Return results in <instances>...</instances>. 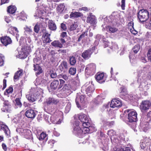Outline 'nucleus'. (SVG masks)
<instances>
[{
    "label": "nucleus",
    "mask_w": 151,
    "mask_h": 151,
    "mask_svg": "<svg viewBox=\"0 0 151 151\" xmlns=\"http://www.w3.org/2000/svg\"><path fill=\"white\" fill-rule=\"evenodd\" d=\"M43 93V90L40 88L36 87L32 88L26 95V97L30 102L35 101L40 96L42 95Z\"/></svg>",
    "instance_id": "obj_1"
},
{
    "label": "nucleus",
    "mask_w": 151,
    "mask_h": 151,
    "mask_svg": "<svg viewBox=\"0 0 151 151\" xmlns=\"http://www.w3.org/2000/svg\"><path fill=\"white\" fill-rule=\"evenodd\" d=\"M83 126V127L82 129L80 128L78 131L76 129V127L74 128L73 129V133L80 138H83L85 134L88 132H92L93 131L95 130L94 127L90 126V123L89 124H88V125L86 124V126Z\"/></svg>",
    "instance_id": "obj_2"
},
{
    "label": "nucleus",
    "mask_w": 151,
    "mask_h": 151,
    "mask_svg": "<svg viewBox=\"0 0 151 151\" xmlns=\"http://www.w3.org/2000/svg\"><path fill=\"white\" fill-rule=\"evenodd\" d=\"M129 109H127L124 111L125 113H129L128 114L127 121L129 122L134 123L133 126L131 127L134 130L136 127V122L137 120V114L135 111H131L129 112Z\"/></svg>",
    "instance_id": "obj_3"
},
{
    "label": "nucleus",
    "mask_w": 151,
    "mask_h": 151,
    "mask_svg": "<svg viewBox=\"0 0 151 151\" xmlns=\"http://www.w3.org/2000/svg\"><path fill=\"white\" fill-rule=\"evenodd\" d=\"M149 13L146 10H140L137 13V17L140 22H146L149 19Z\"/></svg>",
    "instance_id": "obj_4"
},
{
    "label": "nucleus",
    "mask_w": 151,
    "mask_h": 151,
    "mask_svg": "<svg viewBox=\"0 0 151 151\" xmlns=\"http://www.w3.org/2000/svg\"><path fill=\"white\" fill-rule=\"evenodd\" d=\"M17 132L19 131V134L24 136L27 139L32 138V133L31 131L28 129H23V128H18L16 129Z\"/></svg>",
    "instance_id": "obj_5"
},
{
    "label": "nucleus",
    "mask_w": 151,
    "mask_h": 151,
    "mask_svg": "<svg viewBox=\"0 0 151 151\" xmlns=\"http://www.w3.org/2000/svg\"><path fill=\"white\" fill-rule=\"evenodd\" d=\"M96 65L93 63H91L86 66L85 72L87 75H93L96 72Z\"/></svg>",
    "instance_id": "obj_6"
},
{
    "label": "nucleus",
    "mask_w": 151,
    "mask_h": 151,
    "mask_svg": "<svg viewBox=\"0 0 151 151\" xmlns=\"http://www.w3.org/2000/svg\"><path fill=\"white\" fill-rule=\"evenodd\" d=\"M22 50L19 52V57L21 59L26 58L31 52V48L28 46H26L24 48H22Z\"/></svg>",
    "instance_id": "obj_7"
},
{
    "label": "nucleus",
    "mask_w": 151,
    "mask_h": 151,
    "mask_svg": "<svg viewBox=\"0 0 151 151\" xmlns=\"http://www.w3.org/2000/svg\"><path fill=\"white\" fill-rule=\"evenodd\" d=\"M151 106V102L149 100L143 101L140 103V108L142 111H147Z\"/></svg>",
    "instance_id": "obj_8"
},
{
    "label": "nucleus",
    "mask_w": 151,
    "mask_h": 151,
    "mask_svg": "<svg viewBox=\"0 0 151 151\" xmlns=\"http://www.w3.org/2000/svg\"><path fill=\"white\" fill-rule=\"evenodd\" d=\"M151 145V140L149 138L145 137V138L140 144V147L142 149L144 150L150 149Z\"/></svg>",
    "instance_id": "obj_9"
},
{
    "label": "nucleus",
    "mask_w": 151,
    "mask_h": 151,
    "mask_svg": "<svg viewBox=\"0 0 151 151\" xmlns=\"http://www.w3.org/2000/svg\"><path fill=\"white\" fill-rule=\"evenodd\" d=\"M78 117L81 122H83L82 126H86V124L88 125V124H89L88 119L86 114L82 113H80L78 114Z\"/></svg>",
    "instance_id": "obj_10"
},
{
    "label": "nucleus",
    "mask_w": 151,
    "mask_h": 151,
    "mask_svg": "<svg viewBox=\"0 0 151 151\" xmlns=\"http://www.w3.org/2000/svg\"><path fill=\"white\" fill-rule=\"evenodd\" d=\"M103 31L107 30L110 33H113L116 32L118 30V29L114 27L110 26H107L106 22H104V24L102 25Z\"/></svg>",
    "instance_id": "obj_11"
},
{
    "label": "nucleus",
    "mask_w": 151,
    "mask_h": 151,
    "mask_svg": "<svg viewBox=\"0 0 151 151\" xmlns=\"http://www.w3.org/2000/svg\"><path fill=\"white\" fill-rule=\"evenodd\" d=\"M85 96L84 95H81L80 93L77 94L76 99V102L78 107L79 108L81 106L79 103L84 104L85 103Z\"/></svg>",
    "instance_id": "obj_12"
},
{
    "label": "nucleus",
    "mask_w": 151,
    "mask_h": 151,
    "mask_svg": "<svg viewBox=\"0 0 151 151\" xmlns=\"http://www.w3.org/2000/svg\"><path fill=\"white\" fill-rule=\"evenodd\" d=\"M106 76L104 73H97L95 75V78L97 81L100 83L105 82L106 80Z\"/></svg>",
    "instance_id": "obj_13"
},
{
    "label": "nucleus",
    "mask_w": 151,
    "mask_h": 151,
    "mask_svg": "<svg viewBox=\"0 0 151 151\" xmlns=\"http://www.w3.org/2000/svg\"><path fill=\"white\" fill-rule=\"evenodd\" d=\"M122 105L121 101L116 99H113L110 104V107L113 108L120 107Z\"/></svg>",
    "instance_id": "obj_14"
},
{
    "label": "nucleus",
    "mask_w": 151,
    "mask_h": 151,
    "mask_svg": "<svg viewBox=\"0 0 151 151\" xmlns=\"http://www.w3.org/2000/svg\"><path fill=\"white\" fill-rule=\"evenodd\" d=\"M0 40L1 43L5 46L11 44L12 42L11 38L7 36L2 37L1 38Z\"/></svg>",
    "instance_id": "obj_15"
},
{
    "label": "nucleus",
    "mask_w": 151,
    "mask_h": 151,
    "mask_svg": "<svg viewBox=\"0 0 151 151\" xmlns=\"http://www.w3.org/2000/svg\"><path fill=\"white\" fill-rule=\"evenodd\" d=\"M42 7L41 8V10L38 12V17L43 19V17H42V16H45L46 15L49 8L47 6H43V5H42Z\"/></svg>",
    "instance_id": "obj_16"
},
{
    "label": "nucleus",
    "mask_w": 151,
    "mask_h": 151,
    "mask_svg": "<svg viewBox=\"0 0 151 151\" xmlns=\"http://www.w3.org/2000/svg\"><path fill=\"white\" fill-rule=\"evenodd\" d=\"M86 22L92 24H96V22L95 16L91 13L87 17Z\"/></svg>",
    "instance_id": "obj_17"
},
{
    "label": "nucleus",
    "mask_w": 151,
    "mask_h": 151,
    "mask_svg": "<svg viewBox=\"0 0 151 151\" xmlns=\"http://www.w3.org/2000/svg\"><path fill=\"white\" fill-rule=\"evenodd\" d=\"M3 130L5 134L8 137L10 136V131L7 126L3 124L0 122V130Z\"/></svg>",
    "instance_id": "obj_18"
},
{
    "label": "nucleus",
    "mask_w": 151,
    "mask_h": 151,
    "mask_svg": "<svg viewBox=\"0 0 151 151\" xmlns=\"http://www.w3.org/2000/svg\"><path fill=\"white\" fill-rule=\"evenodd\" d=\"M93 52L90 49L84 51L82 54V57L85 59H88L91 56Z\"/></svg>",
    "instance_id": "obj_19"
},
{
    "label": "nucleus",
    "mask_w": 151,
    "mask_h": 151,
    "mask_svg": "<svg viewBox=\"0 0 151 151\" xmlns=\"http://www.w3.org/2000/svg\"><path fill=\"white\" fill-rule=\"evenodd\" d=\"M23 70L22 69L17 71L15 73L14 76V81H16L19 80L23 75Z\"/></svg>",
    "instance_id": "obj_20"
},
{
    "label": "nucleus",
    "mask_w": 151,
    "mask_h": 151,
    "mask_svg": "<svg viewBox=\"0 0 151 151\" xmlns=\"http://www.w3.org/2000/svg\"><path fill=\"white\" fill-rule=\"evenodd\" d=\"M25 115L28 118L32 119L35 117L36 114L33 110L29 109L26 112Z\"/></svg>",
    "instance_id": "obj_21"
},
{
    "label": "nucleus",
    "mask_w": 151,
    "mask_h": 151,
    "mask_svg": "<svg viewBox=\"0 0 151 151\" xmlns=\"http://www.w3.org/2000/svg\"><path fill=\"white\" fill-rule=\"evenodd\" d=\"M59 68L61 71L64 72H66L68 68L67 62L63 61L59 66Z\"/></svg>",
    "instance_id": "obj_22"
},
{
    "label": "nucleus",
    "mask_w": 151,
    "mask_h": 151,
    "mask_svg": "<svg viewBox=\"0 0 151 151\" xmlns=\"http://www.w3.org/2000/svg\"><path fill=\"white\" fill-rule=\"evenodd\" d=\"M50 34L48 33H45L42 37L43 42L44 43H47L51 41L50 38Z\"/></svg>",
    "instance_id": "obj_23"
},
{
    "label": "nucleus",
    "mask_w": 151,
    "mask_h": 151,
    "mask_svg": "<svg viewBox=\"0 0 151 151\" xmlns=\"http://www.w3.org/2000/svg\"><path fill=\"white\" fill-rule=\"evenodd\" d=\"M45 102L47 105L56 104L59 101L54 98L50 97L46 99Z\"/></svg>",
    "instance_id": "obj_24"
},
{
    "label": "nucleus",
    "mask_w": 151,
    "mask_h": 151,
    "mask_svg": "<svg viewBox=\"0 0 151 151\" xmlns=\"http://www.w3.org/2000/svg\"><path fill=\"white\" fill-rule=\"evenodd\" d=\"M48 26L49 28L51 30H55L57 29V27L55 22L52 20H50L48 21Z\"/></svg>",
    "instance_id": "obj_25"
},
{
    "label": "nucleus",
    "mask_w": 151,
    "mask_h": 151,
    "mask_svg": "<svg viewBox=\"0 0 151 151\" xmlns=\"http://www.w3.org/2000/svg\"><path fill=\"white\" fill-rule=\"evenodd\" d=\"M34 70L36 71V74L37 76L39 75L42 72V70L41 68L38 64H34Z\"/></svg>",
    "instance_id": "obj_26"
},
{
    "label": "nucleus",
    "mask_w": 151,
    "mask_h": 151,
    "mask_svg": "<svg viewBox=\"0 0 151 151\" xmlns=\"http://www.w3.org/2000/svg\"><path fill=\"white\" fill-rule=\"evenodd\" d=\"M59 82L58 80L53 81L51 83L50 87L52 89L55 90L57 89H58L60 88H59Z\"/></svg>",
    "instance_id": "obj_27"
},
{
    "label": "nucleus",
    "mask_w": 151,
    "mask_h": 151,
    "mask_svg": "<svg viewBox=\"0 0 151 151\" xmlns=\"http://www.w3.org/2000/svg\"><path fill=\"white\" fill-rule=\"evenodd\" d=\"M83 15L82 14L78 12H75L74 13L72 12L70 15V18H74L81 17Z\"/></svg>",
    "instance_id": "obj_28"
},
{
    "label": "nucleus",
    "mask_w": 151,
    "mask_h": 151,
    "mask_svg": "<svg viewBox=\"0 0 151 151\" xmlns=\"http://www.w3.org/2000/svg\"><path fill=\"white\" fill-rule=\"evenodd\" d=\"M140 126L141 127L142 129L145 132H146L150 128L149 125V122H147L146 124H143L142 122H141Z\"/></svg>",
    "instance_id": "obj_29"
},
{
    "label": "nucleus",
    "mask_w": 151,
    "mask_h": 151,
    "mask_svg": "<svg viewBox=\"0 0 151 151\" xmlns=\"http://www.w3.org/2000/svg\"><path fill=\"white\" fill-rule=\"evenodd\" d=\"M16 10L17 8L15 6L11 5L8 7L7 11L10 14H13L15 13Z\"/></svg>",
    "instance_id": "obj_30"
},
{
    "label": "nucleus",
    "mask_w": 151,
    "mask_h": 151,
    "mask_svg": "<svg viewBox=\"0 0 151 151\" xmlns=\"http://www.w3.org/2000/svg\"><path fill=\"white\" fill-rule=\"evenodd\" d=\"M52 45L54 47L59 48L63 47V45L58 40H55L51 43Z\"/></svg>",
    "instance_id": "obj_31"
},
{
    "label": "nucleus",
    "mask_w": 151,
    "mask_h": 151,
    "mask_svg": "<svg viewBox=\"0 0 151 151\" xmlns=\"http://www.w3.org/2000/svg\"><path fill=\"white\" fill-rule=\"evenodd\" d=\"M50 122L53 124H59L60 123V120L57 119L56 116L54 115L50 117Z\"/></svg>",
    "instance_id": "obj_32"
},
{
    "label": "nucleus",
    "mask_w": 151,
    "mask_h": 151,
    "mask_svg": "<svg viewBox=\"0 0 151 151\" xmlns=\"http://www.w3.org/2000/svg\"><path fill=\"white\" fill-rule=\"evenodd\" d=\"M104 99V98L103 96V95H100L96 98L95 102L96 104H99L102 103L103 100Z\"/></svg>",
    "instance_id": "obj_33"
},
{
    "label": "nucleus",
    "mask_w": 151,
    "mask_h": 151,
    "mask_svg": "<svg viewBox=\"0 0 151 151\" xmlns=\"http://www.w3.org/2000/svg\"><path fill=\"white\" fill-rule=\"evenodd\" d=\"M114 122L113 121L111 122L106 121L104 120L102 122V124H103V127H106L107 126L109 127L111 126L114 125Z\"/></svg>",
    "instance_id": "obj_34"
},
{
    "label": "nucleus",
    "mask_w": 151,
    "mask_h": 151,
    "mask_svg": "<svg viewBox=\"0 0 151 151\" xmlns=\"http://www.w3.org/2000/svg\"><path fill=\"white\" fill-rule=\"evenodd\" d=\"M94 90V87L93 85L91 84L89 86H88L86 89V93H92Z\"/></svg>",
    "instance_id": "obj_35"
},
{
    "label": "nucleus",
    "mask_w": 151,
    "mask_h": 151,
    "mask_svg": "<svg viewBox=\"0 0 151 151\" xmlns=\"http://www.w3.org/2000/svg\"><path fill=\"white\" fill-rule=\"evenodd\" d=\"M101 40L104 41V36L99 34L97 35L96 37V40L94 44L96 45H98L99 43V41Z\"/></svg>",
    "instance_id": "obj_36"
},
{
    "label": "nucleus",
    "mask_w": 151,
    "mask_h": 151,
    "mask_svg": "<svg viewBox=\"0 0 151 151\" xmlns=\"http://www.w3.org/2000/svg\"><path fill=\"white\" fill-rule=\"evenodd\" d=\"M147 85V84H146L144 82H141L139 86V90L141 91H143L147 89V86H146Z\"/></svg>",
    "instance_id": "obj_37"
},
{
    "label": "nucleus",
    "mask_w": 151,
    "mask_h": 151,
    "mask_svg": "<svg viewBox=\"0 0 151 151\" xmlns=\"http://www.w3.org/2000/svg\"><path fill=\"white\" fill-rule=\"evenodd\" d=\"M133 25L134 24L132 22H130L129 24H128V26H131L132 28H130V31L131 33L134 35H136L138 33V32L137 31H136V30H134V28H133Z\"/></svg>",
    "instance_id": "obj_38"
},
{
    "label": "nucleus",
    "mask_w": 151,
    "mask_h": 151,
    "mask_svg": "<svg viewBox=\"0 0 151 151\" xmlns=\"http://www.w3.org/2000/svg\"><path fill=\"white\" fill-rule=\"evenodd\" d=\"M65 6L64 4H60L57 8V10L60 13H62L64 9Z\"/></svg>",
    "instance_id": "obj_39"
},
{
    "label": "nucleus",
    "mask_w": 151,
    "mask_h": 151,
    "mask_svg": "<svg viewBox=\"0 0 151 151\" xmlns=\"http://www.w3.org/2000/svg\"><path fill=\"white\" fill-rule=\"evenodd\" d=\"M24 29L25 31L24 32L28 34H31L32 33V31L30 27H29L26 25L24 27Z\"/></svg>",
    "instance_id": "obj_40"
},
{
    "label": "nucleus",
    "mask_w": 151,
    "mask_h": 151,
    "mask_svg": "<svg viewBox=\"0 0 151 151\" xmlns=\"http://www.w3.org/2000/svg\"><path fill=\"white\" fill-rule=\"evenodd\" d=\"M46 134L44 132H42L39 135V139L40 140H42L43 139H45V140L47 139V138L46 137Z\"/></svg>",
    "instance_id": "obj_41"
},
{
    "label": "nucleus",
    "mask_w": 151,
    "mask_h": 151,
    "mask_svg": "<svg viewBox=\"0 0 151 151\" xmlns=\"http://www.w3.org/2000/svg\"><path fill=\"white\" fill-rule=\"evenodd\" d=\"M115 151H131L130 147H124V145L122 146L120 149H117Z\"/></svg>",
    "instance_id": "obj_42"
},
{
    "label": "nucleus",
    "mask_w": 151,
    "mask_h": 151,
    "mask_svg": "<svg viewBox=\"0 0 151 151\" xmlns=\"http://www.w3.org/2000/svg\"><path fill=\"white\" fill-rule=\"evenodd\" d=\"M78 27V25L77 23L74 22L71 25L69 28V30L70 31H73L76 29Z\"/></svg>",
    "instance_id": "obj_43"
},
{
    "label": "nucleus",
    "mask_w": 151,
    "mask_h": 151,
    "mask_svg": "<svg viewBox=\"0 0 151 151\" xmlns=\"http://www.w3.org/2000/svg\"><path fill=\"white\" fill-rule=\"evenodd\" d=\"M15 105L17 107H21L22 106V104L19 98H16L15 100Z\"/></svg>",
    "instance_id": "obj_44"
},
{
    "label": "nucleus",
    "mask_w": 151,
    "mask_h": 151,
    "mask_svg": "<svg viewBox=\"0 0 151 151\" xmlns=\"http://www.w3.org/2000/svg\"><path fill=\"white\" fill-rule=\"evenodd\" d=\"M1 110L3 112L7 113H10L12 111L11 108L9 109L6 106L4 107V106L1 108Z\"/></svg>",
    "instance_id": "obj_45"
},
{
    "label": "nucleus",
    "mask_w": 151,
    "mask_h": 151,
    "mask_svg": "<svg viewBox=\"0 0 151 151\" xmlns=\"http://www.w3.org/2000/svg\"><path fill=\"white\" fill-rule=\"evenodd\" d=\"M71 107V104L70 102H68L67 104L65 109V113H68L70 110Z\"/></svg>",
    "instance_id": "obj_46"
},
{
    "label": "nucleus",
    "mask_w": 151,
    "mask_h": 151,
    "mask_svg": "<svg viewBox=\"0 0 151 151\" xmlns=\"http://www.w3.org/2000/svg\"><path fill=\"white\" fill-rule=\"evenodd\" d=\"M107 134L111 137H111L116 135H115V132L112 129L108 131Z\"/></svg>",
    "instance_id": "obj_47"
},
{
    "label": "nucleus",
    "mask_w": 151,
    "mask_h": 151,
    "mask_svg": "<svg viewBox=\"0 0 151 151\" xmlns=\"http://www.w3.org/2000/svg\"><path fill=\"white\" fill-rule=\"evenodd\" d=\"M140 48V46L137 45H135L133 48V50L135 53H137Z\"/></svg>",
    "instance_id": "obj_48"
},
{
    "label": "nucleus",
    "mask_w": 151,
    "mask_h": 151,
    "mask_svg": "<svg viewBox=\"0 0 151 151\" xmlns=\"http://www.w3.org/2000/svg\"><path fill=\"white\" fill-rule=\"evenodd\" d=\"M3 106H4V107L6 106L7 108L9 109L11 108V105L8 101L6 100L4 101Z\"/></svg>",
    "instance_id": "obj_49"
},
{
    "label": "nucleus",
    "mask_w": 151,
    "mask_h": 151,
    "mask_svg": "<svg viewBox=\"0 0 151 151\" xmlns=\"http://www.w3.org/2000/svg\"><path fill=\"white\" fill-rule=\"evenodd\" d=\"M76 63V60L74 57H71L70 59V63L71 65H74Z\"/></svg>",
    "instance_id": "obj_50"
},
{
    "label": "nucleus",
    "mask_w": 151,
    "mask_h": 151,
    "mask_svg": "<svg viewBox=\"0 0 151 151\" xmlns=\"http://www.w3.org/2000/svg\"><path fill=\"white\" fill-rule=\"evenodd\" d=\"M44 109L45 111L48 113L50 114H51V113H54V108H51V107H50L48 109H46V108L44 107Z\"/></svg>",
    "instance_id": "obj_51"
},
{
    "label": "nucleus",
    "mask_w": 151,
    "mask_h": 151,
    "mask_svg": "<svg viewBox=\"0 0 151 151\" xmlns=\"http://www.w3.org/2000/svg\"><path fill=\"white\" fill-rule=\"evenodd\" d=\"M76 72V69L74 68H70L69 71V73L71 75H74Z\"/></svg>",
    "instance_id": "obj_52"
},
{
    "label": "nucleus",
    "mask_w": 151,
    "mask_h": 151,
    "mask_svg": "<svg viewBox=\"0 0 151 151\" xmlns=\"http://www.w3.org/2000/svg\"><path fill=\"white\" fill-rule=\"evenodd\" d=\"M79 122L78 121L76 120L73 124L74 126V128L75 127H76V129H77L78 131L81 128L79 126Z\"/></svg>",
    "instance_id": "obj_53"
},
{
    "label": "nucleus",
    "mask_w": 151,
    "mask_h": 151,
    "mask_svg": "<svg viewBox=\"0 0 151 151\" xmlns=\"http://www.w3.org/2000/svg\"><path fill=\"white\" fill-rule=\"evenodd\" d=\"M4 58L3 55L0 54V66L3 65L4 64Z\"/></svg>",
    "instance_id": "obj_54"
},
{
    "label": "nucleus",
    "mask_w": 151,
    "mask_h": 151,
    "mask_svg": "<svg viewBox=\"0 0 151 151\" xmlns=\"http://www.w3.org/2000/svg\"><path fill=\"white\" fill-rule=\"evenodd\" d=\"M59 78H62L65 80H67L68 79V76L66 75L60 74L58 76Z\"/></svg>",
    "instance_id": "obj_55"
},
{
    "label": "nucleus",
    "mask_w": 151,
    "mask_h": 151,
    "mask_svg": "<svg viewBox=\"0 0 151 151\" xmlns=\"http://www.w3.org/2000/svg\"><path fill=\"white\" fill-rule=\"evenodd\" d=\"M147 56L148 60L151 62V48L148 50L147 54Z\"/></svg>",
    "instance_id": "obj_56"
},
{
    "label": "nucleus",
    "mask_w": 151,
    "mask_h": 151,
    "mask_svg": "<svg viewBox=\"0 0 151 151\" xmlns=\"http://www.w3.org/2000/svg\"><path fill=\"white\" fill-rule=\"evenodd\" d=\"M147 70V69L146 68L144 67L141 70H139L137 72L138 75L139 76H140V74L142 73H144Z\"/></svg>",
    "instance_id": "obj_57"
},
{
    "label": "nucleus",
    "mask_w": 151,
    "mask_h": 151,
    "mask_svg": "<svg viewBox=\"0 0 151 151\" xmlns=\"http://www.w3.org/2000/svg\"><path fill=\"white\" fill-rule=\"evenodd\" d=\"M147 116L148 118V120L147 121V122H149L151 120V111H150L148 112L147 114Z\"/></svg>",
    "instance_id": "obj_58"
},
{
    "label": "nucleus",
    "mask_w": 151,
    "mask_h": 151,
    "mask_svg": "<svg viewBox=\"0 0 151 151\" xmlns=\"http://www.w3.org/2000/svg\"><path fill=\"white\" fill-rule=\"evenodd\" d=\"M87 34L86 33H85V32H83V33L80 35L79 38H78V41H80L82 39V38H83L85 37V35L87 36Z\"/></svg>",
    "instance_id": "obj_59"
},
{
    "label": "nucleus",
    "mask_w": 151,
    "mask_h": 151,
    "mask_svg": "<svg viewBox=\"0 0 151 151\" xmlns=\"http://www.w3.org/2000/svg\"><path fill=\"white\" fill-rule=\"evenodd\" d=\"M13 88L11 86L9 87L8 89H6V91L8 94L11 93L13 91Z\"/></svg>",
    "instance_id": "obj_60"
},
{
    "label": "nucleus",
    "mask_w": 151,
    "mask_h": 151,
    "mask_svg": "<svg viewBox=\"0 0 151 151\" xmlns=\"http://www.w3.org/2000/svg\"><path fill=\"white\" fill-rule=\"evenodd\" d=\"M59 81L60 82V83L59 84V88H61L63 86V84L65 83V81L61 79H60Z\"/></svg>",
    "instance_id": "obj_61"
},
{
    "label": "nucleus",
    "mask_w": 151,
    "mask_h": 151,
    "mask_svg": "<svg viewBox=\"0 0 151 151\" xmlns=\"http://www.w3.org/2000/svg\"><path fill=\"white\" fill-rule=\"evenodd\" d=\"M34 31L36 33H38L39 30V28L37 24H36L34 27Z\"/></svg>",
    "instance_id": "obj_62"
},
{
    "label": "nucleus",
    "mask_w": 151,
    "mask_h": 151,
    "mask_svg": "<svg viewBox=\"0 0 151 151\" xmlns=\"http://www.w3.org/2000/svg\"><path fill=\"white\" fill-rule=\"evenodd\" d=\"M141 61L143 63H145L147 62V59L145 55H143L141 58Z\"/></svg>",
    "instance_id": "obj_63"
},
{
    "label": "nucleus",
    "mask_w": 151,
    "mask_h": 151,
    "mask_svg": "<svg viewBox=\"0 0 151 151\" xmlns=\"http://www.w3.org/2000/svg\"><path fill=\"white\" fill-rule=\"evenodd\" d=\"M10 17H9L5 16L4 17L5 20L7 23H9L11 21V19Z\"/></svg>",
    "instance_id": "obj_64"
}]
</instances>
